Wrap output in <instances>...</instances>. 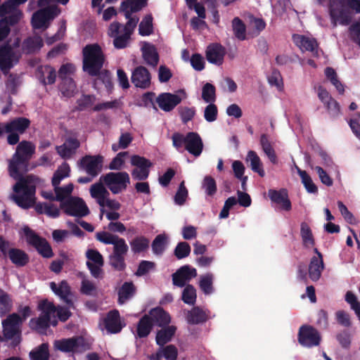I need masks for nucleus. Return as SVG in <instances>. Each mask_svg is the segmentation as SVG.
Segmentation results:
<instances>
[{
  "mask_svg": "<svg viewBox=\"0 0 360 360\" xmlns=\"http://www.w3.org/2000/svg\"><path fill=\"white\" fill-rule=\"evenodd\" d=\"M148 0H125L120 4V11L125 18L141 11L147 6Z\"/></svg>",
  "mask_w": 360,
  "mask_h": 360,
  "instance_id": "nucleus-29",
  "label": "nucleus"
},
{
  "mask_svg": "<svg viewBox=\"0 0 360 360\" xmlns=\"http://www.w3.org/2000/svg\"><path fill=\"white\" fill-rule=\"evenodd\" d=\"M4 338L6 340H13L12 346L16 347L20 342V330L19 327L2 323Z\"/></svg>",
  "mask_w": 360,
  "mask_h": 360,
  "instance_id": "nucleus-39",
  "label": "nucleus"
},
{
  "mask_svg": "<svg viewBox=\"0 0 360 360\" xmlns=\"http://www.w3.org/2000/svg\"><path fill=\"white\" fill-rule=\"evenodd\" d=\"M82 69L91 77L99 75L105 63L104 53L98 44L86 45L82 49Z\"/></svg>",
  "mask_w": 360,
  "mask_h": 360,
  "instance_id": "nucleus-3",
  "label": "nucleus"
},
{
  "mask_svg": "<svg viewBox=\"0 0 360 360\" xmlns=\"http://www.w3.org/2000/svg\"><path fill=\"white\" fill-rule=\"evenodd\" d=\"M213 278V275L210 273L200 276L199 286L205 295H210L214 291Z\"/></svg>",
  "mask_w": 360,
  "mask_h": 360,
  "instance_id": "nucleus-51",
  "label": "nucleus"
},
{
  "mask_svg": "<svg viewBox=\"0 0 360 360\" xmlns=\"http://www.w3.org/2000/svg\"><path fill=\"white\" fill-rule=\"evenodd\" d=\"M188 192L185 186L184 181H181L179 186L178 190L174 195V202L178 205H183L188 197Z\"/></svg>",
  "mask_w": 360,
  "mask_h": 360,
  "instance_id": "nucleus-61",
  "label": "nucleus"
},
{
  "mask_svg": "<svg viewBox=\"0 0 360 360\" xmlns=\"http://www.w3.org/2000/svg\"><path fill=\"white\" fill-rule=\"evenodd\" d=\"M186 319L188 324L197 325L206 322L208 319V315L200 307H194L188 311Z\"/></svg>",
  "mask_w": 360,
  "mask_h": 360,
  "instance_id": "nucleus-32",
  "label": "nucleus"
},
{
  "mask_svg": "<svg viewBox=\"0 0 360 360\" xmlns=\"http://www.w3.org/2000/svg\"><path fill=\"white\" fill-rule=\"evenodd\" d=\"M268 195L272 202L280 205V208L285 211H290L292 209V204L288 197L287 189L281 188L278 191L269 189Z\"/></svg>",
  "mask_w": 360,
  "mask_h": 360,
  "instance_id": "nucleus-21",
  "label": "nucleus"
},
{
  "mask_svg": "<svg viewBox=\"0 0 360 360\" xmlns=\"http://www.w3.org/2000/svg\"><path fill=\"white\" fill-rule=\"evenodd\" d=\"M202 188L207 195L212 197L217 191L215 179L211 176H205L202 182Z\"/></svg>",
  "mask_w": 360,
  "mask_h": 360,
  "instance_id": "nucleus-53",
  "label": "nucleus"
},
{
  "mask_svg": "<svg viewBox=\"0 0 360 360\" xmlns=\"http://www.w3.org/2000/svg\"><path fill=\"white\" fill-rule=\"evenodd\" d=\"M13 307V301L11 296L0 289V316H4L9 313Z\"/></svg>",
  "mask_w": 360,
  "mask_h": 360,
  "instance_id": "nucleus-48",
  "label": "nucleus"
},
{
  "mask_svg": "<svg viewBox=\"0 0 360 360\" xmlns=\"http://www.w3.org/2000/svg\"><path fill=\"white\" fill-rule=\"evenodd\" d=\"M108 188L113 193L118 194L125 191L130 184L129 175L127 172H109L100 178Z\"/></svg>",
  "mask_w": 360,
  "mask_h": 360,
  "instance_id": "nucleus-7",
  "label": "nucleus"
},
{
  "mask_svg": "<svg viewBox=\"0 0 360 360\" xmlns=\"http://www.w3.org/2000/svg\"><path fill=\"white\" fill-rule=\"evenodd\" d=\"M153 326L150 316L147 314L143 315L137 323V336L139 338H146L150 333Z\"/></svg>",
  "mask_w": 360,
  "mask_h": 360,
  "instance_id": "nucleus-37",
  "label": "nucleus"
},
{
  "mask_svg": "<svg viewBox=\"0 0 360 360\" xmlns=\"http://www.w3.org/2000/svg\"><path fill=\"white\" fill-rule=\"evenodd\" d=\"M226 55L225 48L219 43H212L207 46L205 51L206 59L210 63L221 65Z\"/></svg>",
  "mask_w": 360,
  "mask_h": 360,
  "instance_id": "nucleus-19",
  "label": "nucleus"
},
{
  "mask_svg": "<svg viewBox=\"0 0 360 360\" xmlns=\"http://www.w3.org/2000/svg\"><path fill=\"white\" fill-rule=\"evenodd\" d=\"M29 178L30 176L26 179L20 176L18 179L19 181L13 186V191L16 193V195L13 196V200L23 209H29L35 203L36 187L29 184Z\"/></svg>",
  "mask_w": 360,
  "mask_h": 360,
  "instance_id": "nucleus-5",
  "label": "nucleus"
},
{
  "mask_svg": "<svg viewBox=\"0 0 360 360\" xmlns=\"http://www.w3.org/2000/svg\"><path fill=\"white\" fill-rule=\"evenodd\" d=\"M147 315L150 316V320H152L153 326L165 327L168 326L171 321V317L169 313L160 307L151 309Z\"/></svg>",
  "mask_w": 360,
  "mask_h": 360,
  "instance_id": "nucleus-28",
  "label": "nucleus"
},
{
  "mask_svg": "<svg viewBox=\"0 0 360 360\" xmlns=\"http://www.w3.org/2000/svg\"><path fill=\"white\" fill-rule=\"evenodd\" d=\"M300 235L305 247L314 246L315 245L311 229L306 222L301 223Z\"/></svg>",
  "mask_w": 360,
  "mask_h": 360,
  "instance_id": "nucleus-49",
  "label": "nucleus"
},
{
  "mask_svg": "<svg viewBox=\"0 0 360 360\" xmlns=\"http://www.w3.org/2000/svg\"><path fill=\"white\" fill-rule=\"evenodd\" d=\"M202 98L209 103L216 101V88L213 84L207 82L202 86Z\"/></svg>",
  "mask_w": 360,
  "mask_h": 360,
  "instance_id": "nucleus-55",
  "label": "nucleus"
},
{
  "mask_svg": "<svg viewBox=\"0 0 360 360\" xmlns=\"http://www.w3.org/2000/svg\"><path fill=\"white\" fill-rule=\"evenodd\" d=\"M130 163L135 167L131 172L134 180L145 181L148 178L150 168L153 166L150 160L139 155H133L131 156Z\"/></svg>",
  "mask_w": 360,
  "mask_h": 360,
  "instance_id": "nucleus-11",
  "label": "nucleus"
},
{
  "mask_svg": "<svg viewBox=\"0 0 360 360\" xmlns=\"http://www.w3.org/2000/svg\"><path fill=\"white\" fill-rule=\"evenodd\" d=\"M44 45L43 39L41 37H27L22 45V49L26 54H31L39 50Z\"/></svg>",
  "mask_w": 360,
  "mask_h": 360,
  "instance_id": "nucleus-36",
  "label": "nucleus"
},
{
  "mask_svg": "<svg viewBox=\"0 0 360 360\" xmlns=\"http://www.w3.org/2000/svg\"><path fill=\"white\" fill-rule=\"evenodd\" d=\"M232 27L235 37L243 41L246 39V27L243 21L238 17H236L232 20Z\"/></svg>",
  "mask_w": 360,
  "mask_h": 360,
  "instance_id": "nucleus-50",
  "label": "nucleus"
},
{
  "mask_svg": "<svg viewBox=\"0 0 360 360\" xmlns=\"http://www.w3.org/2000/svg\"><path fill=\"white\" fill-rule=\"evenodd\" d=\"M153 32V17L151 15H147L139 24V33L141 36H149Z\"/></svg>",
  "mask_w": 360,
  "mask_h": 360,
  "instance_id": "nucleus-52",
  "label": "nucleus"
},
{
  "mask_svg": "<svg viewBox=\"0 0 360 360\" xmlns=\"http://www.w3.org/2000/svg\"><path fill=\"white\" fill-rule=\"evenodd\" d=\"M56 193V200L60 202L65 201V198L69 196L73 191V184H69L63 187L59 186H53Z\"/></svg>",
  "mask_w": 360,
  "mask_h": 360,
  "instance_id": "nucleus-56",
  "label": "nucleus"
},
{
  "mask_svg": "<svg viewBox=\"0 0 360 360\" xmlns=\"http://www.w3.org/2000/svg\"><path fill=\"white\" fill-rule=\"evenodd\" d=\"M27 243L34 247L37 251L44 258H51L53 256L52 248L46 239L39 236L28 226L23 229Z\"/></svg>",
  "mask_w": 360,
  "mask_h": 360,
  "instance_id": "nucleus-8",
  "label": "nucleus"
},
{
  "mask_svg": "<svg viewBox=\"0 0 360 360\" xmlns=\"http://www.w3.org/2000/svg\"><path fill=\"white\" fill-rule=\"evenodd\" d=\"M109 264L115 270L122 271L126 269L125 257L110 255Z\"/></svg>",
  "mask_w": 360,
  "mask_h": 360,
  "instance_id": "nucleus-60",
  "label": "nucleus"
},
{
  "mask_svg": "<svg viewBox=\"0 0 360 360\" xmlns=\"http://www.w3.org/2000/svg\"><path fill=\"white\" fill-rule=\"evenodd\" d=\"M157 332L155 341L158 345L164 346L171 341L176 333V328L174 326H167Z\"/></svg>",
  "mask_w": 360,
  "mask_h": 360,
  "instance_id": "nucleus-34",
  "label": "nucleus"
},
{
  "mask_svg": "<svg viewBox=\"0 0 360 360\" xmlns=\"http://www.w3.org/2000/svg\"><path fill=\"white\" fill-rule=\"evenodd\" d=\"M20 84V77L15 73H10L8 79L6 81V89L11 94L15 95L17 94L18 87Z\"/></svg>",
  "mask_w": 360,
  "mask_h": 360,
  "instance_id": "nucleus-54",
  "label": "nucleus"
},
{
  "mask_svg": "<svg viewBox=\"0 0 360 360\" xmlns=\"http://www.w3.org/2000/svg\"><path fill=\"white\" fill-rule=\"evenodd\" d=\"M122 24L119 22H112L109 27L108 34L111 38H113V46L117 49H123L126 48L130 41L131 36L124 32L120 34Z\"/></svg>",
  "mask_w": 360,
  "mask_h": 360,
  "instance_id": "nucleus-16",
  "label": "nucleus"
},
{
  "mask_svg": "<svg viewBox=\"0 0 360 360\" xmlns=\"http://www.w3.org/2000/svg\"><path fill=\"white\" fill-rule=\"evenodd\" d=\"M136 287L133 282H124L118 290V303L124 304L134 297L136 293Z\"/></svg>",
  "mask_w": 360,
  "mask_h": 360,
  "instance_id": "nucleus-35",
  "label": "nucleus"
},
{
  "mask_svg": "<svg viewBox=\"0 0 360 360\" xmlns=\"http://www.w3.org/2000/svg\"><path fill=\"white\" fill-rule=\"evenodd\" d=\"M112 245L113 250L111 255L125 257L129 250V247L124 238L119 236Z\"/></svg>",
  "mask_w": 360,
  "mask_h": 360,
  "instance_id": "nucleus-58",
  "label": "nucleus"
},
{
  "mask_svg": "<svg viewBox=\"0 0 360 360\" xmlns=\"http://www.w3.org/2000/svg\"><path fill=\"white\" fill-rule=\"evenodd\" d=\"M185 149L195 157H198L202 153L203 143L197 132L191 131L186 134Z\"/></svg>",
  "mask_w": 360,
  "mask_h": 360,
  "instance_id": "nucleus-22",
  "label": "nucleus"
},
{
  "mask_svg": "<svg viewBox=\"0 0 360 360\" xmlns=\"http://www.w3.org/2000/svg\"><path fill=\"white\" fill-rule=\"evenodd\" d=\"M60 208L70 216L83 217L89 214L87 205L80 198H69L60 203Z\"/></svg>",
  "mask_w": 360,
  "mask_h": 360,
  "instance_id": "nucleus-14",
  "label": "nucleus"
},
{
  "mask_svg": "<svg viewBox=\"0 0 360 360\" xmlns=\"http://www.w3.org/2000/svg\"><path fill=\"white\" fill-rule=\"evenodd\" d=\"M18 143L15 152L8 164L10 175L15 179L22 176L20 169H27L36 149L35 145L30 141H22Z\"/></svg>",
  "mask_w": 360,
  "mask_h": 360,
  "instance_id": "nucleus-2",
  "label": "nucleus"
},
{
  "mask_svg": "<svg viewBox=\"0 0 360 360\" xmlns=\"http://www.w3.org/2000/svg\"><path fill=\"white\" fill-rule=\"evenodd\" d=\"M131 252L134 254H139L146 252L149 248L150 240L148 238L140 236L135 237L129 242Z\"/></svg>",
  "mask_w": 360,
  "mask_h": 360,
  "instance_id": "nucleus-41",
  "label": "nucleus"
},
{
  "mask_svg": "<svg viewBox=\"0 0 360 360\" xmlns=\"http://www.w3.org/2000/svg\"><path fill=\"white\" fill-rule=\"evenodd\" d=\"M30 124L31 121L27 117H15L8 122L3 123V127L0 128V136L6 133L8 134L7 143L9 145L14 146L20 141L19 134H24L30 127Z\"/></svg>",
  "mask_w": 360,
  "mask_h": 360,
  "instance_id": "nucleus-6",
  "label": "nucleus"
},
{
  "mask_svg": "<svg viewBox=\"0 0 360 360\" xmlns=\"http://www.w3.org/2000/svg\"><path fill=\"white\" fill-rule=\"evenodd\" d=\"M349 36L353 42L360 46V18L349 26Z\"/></svg>",
  "mask_w": 360,
  "mask_h": 360,
  "instance_id": "nucleus-64",
  "label": "nucleus"
},
{
  "mask_svg": "<svg viewBox=\"0 0 360 360\" xmlns=\"http://www.w3.org/2000/svg\"><path fill=\"white\" fill-rule=\"evenodd\" d=\"M54 348L65 353H82L86 349L85 340L82 336H73L54 341Z\"/></svg>",
  "mask_w": 360,
  "mask_h": 360,
  "instance_id": "nucleus-9",
  "label": "nucleus"
},
{
  "mask_svg": "<svg viewBox=\"0 0 360 360\" xmlns=\"http://www.w3.org/2000/svg\"><path fill=\"white\" fill-rule=\"evenodd\" d=\"M141 51L145 63L152 68H156L159 63V54L155 46L146 44Z\"/></svg>",
  "mask_w": 360,
  "mask_h": 360,
  "instance_id": "nucleus-31",
  "label": "nucleus"
},
{
  "mask_svg": "<svg viewBox=\"0 0 360 360\" xmlns=\"http://www.w3.org/2000/svg\"><path fill=\"white\" fill-rule=\"evenodd\" d=\"M95 238L98 241L105 245H112L115 240L118 239L119 236L110 232L103 231L97 232L95 235Z\"/></svg>",
  "mask_w": 360,
  "mask_h": 360,
  "instance_id": "nucleus-59",
  "label": "nucleus"
},
{
  "mask_svg": "<svg viewBox=\"0 0 360 360\" xmlns=\"http://www.w3.org/2000/svg\"><path fill=\"white\" fill-rule=\"evenodd\" d=\"M30 326L39 333L45 334L50 326V316L40 314L39 317L32 319L30 321Z\"/></svg>",
  "mask_w": 360,
  "mask_h": 360,
  "instance_id": "nucleus-42",
  "label": "nucleus"
},
{
  "mask_svg": "<svg viewBox=\"0 0 360 360\" xmlns=\"http://www.w3.org/2000/svg\"><path fill=\"white\" fill-rule=\"evenodd\" d=\"M76 87V84L73 79L68 78L61 80L58 88L63 96L71 98L75 93Z\"/></svg>",
  "mask_w": 360,
  "mask_h": 360,
  "instance_id": "nucleus-46",
  "label": "nucleus"
},
{
  "mask_svg": "<svg viewBox=\"0 0 360 360\" xmlns=\"http://www.w3.org/2000/svg\"><path fill=\"white\" fill-rule=\"evenodd\" d=\"M182 300L184 303L193 305L196 301V290L195 288L188 284L183 290Z\"/></svg>",
  "mask_w": 360,
  "mask_h": 360,
  "instance_id": "nucleus-57",
  "label": "nucleus"
},
{
  "mask_svg": "<svg viewBox=\"0 0 360 360\" xmlns=\"http://www.w3.org/2000/svg\"><path fill=\"white\" fill-rule=\"evenodd\" d=\"M181 98L172 93H162L156 98L160 109L165 112H170L181 102Z\"/></svg>",
  "mask_w": 360,
  "mask_h": 360,
  "instance_id": "nucleus-23",
  "label": "nucleus"
},
{
  "mask_svg": "<svg viewBox=\"0 0 360 360\" xmlns=\"http://www.w3.org/2000/svg\"><path fill=\"white\" fill-rule=\"evenodd\" d=\"M191 253V246L186 242H180L176 246L174 254L178 259L188 257Z\"/></svg>",
  "mask_w": 360,
  "mask_h": 360,
  "instance_id": "nucleus-62",
  "label": "nucleus"
},
{
  "mask_svg": "<svg viewBox=\"0 0 360 360\" xmlns=\"http://www.w3.org/2000/svg\"><path fill=\"white\" fill-rule=\"evenodd\" d=\"M49 344L47 342L42 343L30 352L31 360H49Z\"/></svg>",
  "mask_w": 360,
  "mask_h": 360,
  "instance_id": "nucleus-47",
  "label": "nucleus"
},
{
  "mask_svg": "<svg viewBox=\"0 0 360 360\" xmlns=\"http://www.w3.org/2000/svg\"><path fill=\"white\" fill-rule=\"evenodd\" d=\"M59 14L57 6H49L39 9L34 12L32 16L31 24L33 29H46L49 21L53 20Z\"/></svg>",
  "mask_w": 360,
  "mask_h": 360,
  "instance_id": "nucleus-12",
  "label": "nucleus"
},
{
  "mask_svg": "<svg viewBox=\"0 0 360 360\" xmlns=\"http://www.w3.org/2000/svg\"><path fill=\"white\" fill-rule=\"evenodd\" d=\"M292 40L302 51H307L313 53L314 55H317L318 44L315 39L295 34L292 35Z\"/></svg>",
  "mask_w": 360,
  "mask_h": 360,
  "instance_id": "nucleus-25",
  "label": "nucleus"
},
{
  "mask_svg": "<svg viewBox=\"0 0 360 360\" xmlns=\"http://www.w3.org/2000/svg\"><path fill=\"white\" fill-rule=\"evenodd\" d=\"M178 349L174 345L160 346L155 353L148 356L150 360H161L165 358L166 360H177Z\"/></svg>",
  "mask_w": 360,
  "mask_h": 360,
  "instance_id": "nucleus-27",
  "label": "nucleus"
},
{
  "mask_svg": "<svg viewBox=\"0 0 360 360\" xmlns=\"http://www.w3.org/2000/svg\"><path fill=\"white\" fill-rule=\"evenodd\" d=\"M96 101V97L94 94H83L77 101L75 110L77 111H84L91 108Z\"/></svg>",
  "mask_w": 360,
  "mask_h": 360,
  "instance_id": "nucleus-43",
  "label": "nucleus"
},
{
  "mask_svg": "<svg viewBox=\"0 0 360 360\" xmlns=\"http://www.w3.org/2000/svg\"><path fill=\"white\" fill-rule=\"evenodd\" d=\"M20 55L18 54L9 42L0 46V69L4 75L18 63Z\"/></svg>",
  "mask_w": 360,
  "mask_h": 360,
  "instance_id": "nucleus-13",
  "label": "nucleus"
},
{
  "mask_svg": "<svg viewBox=\"0 0 360 360\" xmlns=\"http://www.w3.org/2000/svg\"><path fill=\"white\" fill-rule=\"evenodd\" d=\"M246 162L249 163V167L254 172L257 173L261 177L264 176L265 172L263 169L262 162L255 151H248Z\"/></svg>",
  "mask_w": 360,
  "mask_h": 360,
  "instance_id": "nucleus-38",
  "label": "nucleus"
},
{
  "mask_svg": "<svg viewBox=\"0 0 360 360\" xmlns=\"http://www.w3.org/2000/svg\"><path fill=\"white\" fill-rule=\"evenodd\" d=\"M38 309L41 311V314L51 316L52 314L56 313L57 308L52 302L44 300L39 303Z\"/></svg>",
  "mask_w": 360,
  "mask_h": 360,
  "instance_id": "nucleus-63",
  "label": "nucleus"
},
{
  "mask_svg": "<svg viewBox=\"0 0 360 360\" xmlns=\"http://www.w3.org/2000/svg\"><path fill=\"white\" fill-rule=\"evenodd\" d=\"M90 194L93 198L96 200L97 203L100 206H103V200L105 197H108L110 195L109 192L105 188L101 181L91 185L90 188Z\"/></svg>",
  "mask_w": 360,
  "mask_h": 360,
  "instance_id": "nucleus-40",
  "label": "nucleus"
},
{
  "mask_svg": "<svg viewBox=\"0 0 360 360\" xmlns=\"http://www.w3.org/2000/svg\"><path fill=\"white\" fill-rule=\"evenodd\" d=\"M131 81L136 87L146 89L150 86L151 75L146 68L140 65L133 70Z\"/></svg>",
  "mask_w": 360,
  "mask_h": 360,
  "instance_id": "nucleus-17",
  "label": "nucleus"
},
{
  "mask_svg": "<svg viewBox=\"0 0 360 360\" xmlns=\"http://www.w3.org/2000/svg\"><path fill=\"white\" fill-rule=\"evenodd\" d=\"M196 276L197 271L195 268L189 265H184L172 274L173 284L182 288L186 285V282L190 281Z\"/></svg>",
  "mask_w": 360,
  "mask_h": 360,
  "instance_id": "nucleus-18",
  "label": "nucleus"
},
{
  "mask_svg": "<svg viewBox=\"0 0 360 360\" xmlns=\"http://www.w3.org/2000/svg\"><path fill=\"white\" fill-rule=\"evenodd\" d=\"M353 11L360 13V0H330L329 15L333 27H337L338 23L349 25L352 21Z\"/></svg>",
  "mask_w": 360,
  "mask_h": 360,
  "instance_id": "nucleus-1",
  "label": "nucleus"
},
{
  "mask_svg": "<svg viewBox=\"0 0 360 360\" xmlns=\"http://www.w3.org/2000/svg\"><path fill=\"white\" fill-rule=\"evenodd\" d=\"M36 76L44 86L53 84L56 82V71L51 65H40L36 70Z\"/></svg>",
  "mask_w": 360,
  "mask_h": 360,
  "instance_id": "nucleus-26",
  "label": "nucleus"
},
{
  "mask_svg": "<svg viewBox=\"0 0 360 360\" xmlns=\"http://www.w3.org/2000/svg\"><path fill=\"white\" fill-rule=\"evenodd\" d=\"M70 167L67 162H63L58 167L52 177L51 183L53 186H59L61 181L70 176Z\"/></svg>",
  "mask_w": 360,
  "mask_h": 360,
  "instance_id": "nucleus-44",
  "label": "nucleus"
},
{
  "mask_svg": "<svg viewBox=\"0 0 360 360\" xmlns=\"http://www.w3.org/2000/svg\"><path fill=\"white\" fill-rule=\"evenodd\" d=\"M297 340L302 347L311 348L320 345L321 335L314 326L304 324L299 328Z\"/></svg>",
  "mask_w": 360,
  "mask_h": 360,
  "instance_id": "nucleus-10",
  "label": "nucleus"
},
{
  "mask_svg": "<svg viewBox=\"0 0 360 360\" xmlns=\"http://www.w3.org/2000/svg\"><path fill=\"white\" fill-rule=\"evenodd\" d=\"M50 288L53 292L60 297V298L66 303L68 306L73 307L72 300L70 298L71 295V288L66 281H62L58 285L55 282L50 283Z\"/></svg>",
  "mask_w": 360,
  "mask_h": 360,
  "instance_id": "nucleus-24",
  "label": "nucleus"
},
{
  "mask_svg": "<svg viewBox=\"0 0 360 360\" xmlns=\"http://www.w3.org/2000/svg\"><path fill=\"white\" fill-rule=\"evenodd\" d=\"M6 257L17 267L25 266L30 262L28 255L24 250L18 248H10Z\"/></svg>",
  "mask_w": 360,
  "mask_h": 360,
  "instance_id": "nucleus-30",
  "label": "nucleus"
},
{
  "mask_svg": "<svg viewBox=\"0 0 360 360\" xmlns=\"http://www.w3.org/2000/svg\"><path fill=\"white\" fill-rule=\"evenodd\" d=\"M105 329L109 333L115 334L120 333L124 325L122 324L119 311L113 309L107 313L103 319Z\"/></svg>",
  "mask_w": 360,
  "mask_h": 360,
  "instance_id": "nucleus-20",
  "label": "nucleus"
},
{
  "mask_svg": "<svg viewBox=\"0 0 360 360\" xmlns=\"http://www.w3.org/2000/svg\"><path fill=\"white\" fill-rule=\"evenodd\" d=\"M103 157L101 155H86L78 162V166L92 177L97 176L103 169Z\"/></svg>",
  "mask_w": 360,
  "mask_h": 360,
  "instance_id": "nucleus-15",
  "label": "nucleus"
},
{
  "mask_svg": "<svg viewBox=\"0 0 360 360\" xmlns=\"http://www.w3.org/2000/svg\"><path fill=\"white\" fill-rule=\"evenodd\" d=\"M324 269L323 260L316 258V256L311 257L309 265V277L313 281H317L321 278L322 271Z\"/></svg>",
  "mask_w": 360,
  "mask_h": 360,
  "instance_id": "nucleus-33",
  "label": "nucleus"
},
{
  "mask_svg": "<svg viewBox=\"0 0 360 360\" xmlns=\"http://www.w3.org/2000/svg\"><path fill=\"white\" fill-rule=\"evenodd\" d=\"M167 236L165 234H159L152 242L153 252L158 256L162 255L167 245Z\"/></svg>",
  "mask_w": 360,
  "mask_h": 360,
  "instance_id": "nucleus-45",
  "label": "nucleus"
},
{
  "mask_svg": "<svg viewBox=\"0 0 360 360\" xmlns=\"http://www.w3.org/2000/svg\"><path fill=\"white\" fill-rule=\"evenodd\" d=\"M22 15V12L15 10L11 1L4 2L0 6V42L8 36L11 27L18 25Z\"/></svg>",
  "mask_w": 360,
  "mask_h": 360,
  "instance_id": "nucleus-4",
  "label": "nucleus"
}]
</instances>
